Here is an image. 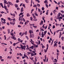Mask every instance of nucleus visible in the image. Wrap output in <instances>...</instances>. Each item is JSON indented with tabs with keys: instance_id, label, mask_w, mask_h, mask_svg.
Instances as JSON below:
<instances>
[{
	"instance_id": "nucleus-1",
	"label": "nucleus",
	"mask_w": 64,
	"mask_h": 64,
	"mask_svg": "<svg viewBox=\"0 0 64 64\" xmlns=\"http://www.w3.org/2000/svg\"><path fill=\"white\" fill-rule=\"evenodd\" d=\"M20 47L18 46H17V48H21L22 49H24V50H25V48H26V46L24 45V46H23L21 44Z\"/></svg>"
},
{
	"instance_id": "nucleus-2",
	"label": "nucleus",
	"mask_w": 64,
	"mask_h": 64,
	"mask_svg": "<svg viewBox=\"0 0 64 64\" xmlns=\"http://www.w3.org/2000/svg\"><path fill=\"white\" fill-rule=\"evenodd\" d=\"M16 21V20L15 18H14L13 19V21L12 22H10V24L11 25H14L15 24V22Z\"/></svg>"
},
{
	"instance_id": "nucleus-3",
	"label": "nucleus",
	"mask_w": 64,
	"mask_h": 64,
	"mask_svg": "<svg viewBox=\"0 0 64 64\" xmlns=\"http://www.w3.org/2000/svg\"><path fill=\"white\" fill-rule=\"evenodd\" d=\"M48 44H47V48L46 50L44 49V50L45 52H46V53L47 52V50H48Z\"/></svg>"
},
{
	"instance_id": "nucleus-4",
	"label": "nucleus",
	"mask_w": 64,
	"mask_h": 64,
	"mask_svg": "<svg viewBox=\"0 0 64 64\" xmlns=\"http://www.w3.org/2000/svg\"><path fill=\"white\" fill-rule=\"evenodd\" d=\"M34 37V35L33 34H32V35H31V34H30V38H31L32 37Z\"/></svg>"
},
{
	"instance_id": "nucleus-5",
	"label": "nucleus",
	"mask_w": 64,
	"mask_h": 64,
	"mask_svg": "<svg viewBox=\"0 0 64 64\" xmlns=\"http://www.w3.org/2000/svg\"><path fill=\"white\" fill-rule=\"evenodd\" d=\"M11 38L12 39H14V40H15L16 39V38L15 37V36H11Z\"/></svg>"
},
{
	"instance_id": "nucleus-6",
	"label": "nucleus",
	"mask_w": 64,
	"mask_h": 64,
	"mask_svg": "<svg viewBox=\"0 0 64 64\" xmlns=\"http://www.w3.org/2000/svg\"><path fill=\"white\" fill-rule=\"evenodd\" d=\"M8 3H9V4L10 5H11V6H13V4L12 2H8Z\"/></svg>"
},
{
	"instance_id": "nucleus-7",
	"label": "nucleus",
	"mask_w": 64,
	"mask_h": 64,
	"mask_svg": "<svg viewBox=\"0 0 64 64\" xmlns=\"http://www.w3.org/2000/svg\"><path fill=\"white\" fill-rule=\"evenodd\" d=\"M33 30H30L29 31V33H30V34H31V33H33Z\"/></svg>"
},
{
	"instance_id": "nucleus-8",
	"label": "nucleus",
	"mask_w": 64,
	"mask_h": 64,
	"mask_svg": "<svg viewBox=\"0 0 64 64\" xmlns=\"http://www.w3.org/2000/svg\"><path fill=\"white\" fill-rule=\"evenodd\" d=\"M44 2L45 3V4H47V3H48L47 0H46L44 1Z\"/></svg>"
},
{
	"instance_id": "nucleus-9",
	"label": "nucleus",
	"mask_w": 64,
	"mask_h": 64,
	"mask_svg": "<svg viewBox=\"0 0 64 64\" xmlns=\"http://www.w3.org/2000/svg\"><path fill=\"white\" fill-rule=\"evenodd\" d=\"M43 23V20H42L41 21V22L40 23V25H41Z\"/></svg>"
},
{
	"instance_id": "nucleus-10",
	"label": "nucleus",
	"mask_w": 64,
	"mask_h": 64,
	"mask_svg": "<svg viewBox=\"0 0 64 64\" xmlns=\"http://www.w3.org/2000/svg\"><path fill=\"white\" fill-rule=\"evenodd\" d=\"M32 16L33 18H34V19L36 18V17L35 16V15H34V14H32Z\"/></svg>"
},
{
	"instance_id": "nucleus-11",
	"label": "nucleus",
	"mask_w": 64,
	"mask_h": 64,
	"mask_svg": "<svg viewBox=\"0 0 64 64\" xmlns=\"http://www.w3.org/2000/svg\"><path fill=\"white\" fill-rule=\"evenodd\" d=\"M14 6H15V7H16V8H17V7H18V4H15Z\"/></svg>"
},
{
	"instance_id": "nucleus-12",
	"label": "nucleus",
	"mask_w": 64,
	"mask_h": 64,
	"mask_svg": "<svg viewBox=\"0 0 64 64\" xmlns=\"http://www.w3.org/2000/svg\"><path fill=\"white\" fill-rule=\"evenodd\" d=\"M55 46H56V47H57V44L56 43H55L54 45V47H55Z\"/></svg>"
},
{
	"instance_id": "nucleus-13",
	"label": "nucleus",
	"mask_w": 64,
	"mask_h": 64,
	"mask_svg": "<svg viewBox=\"0 0 64 64\" xmlns=\"http://www.w3.org/2000/svg\"><path fill=\"white\" fill-rule=\"evenodd\" d=\"M1 19L2 20H3V21L5 22L6 21V20H5V19H4V18H1Z\"/></svg>"
},
{
	"instance_id": "nucleus-14",
	"label": "nucleus",
	"mask_w": 64,
	"mask_h": 64,
	"mask_svg": "<svg viewBox=\"0 0 64 64\" xmlns=\"http://www.w3.org/2000/svg\"><path fill=\"white\" fill-rule=\"evenodd\" d=\"M52 12L54 14H56V10H54L52 11Z\"/></svg>"
},
{
	"instance_id": "nucleus-15",
	"label": "nucleus",
	"mask_w": 64,
	"mask_h": 64,
	"mask_svg": "<svg viewBox=\"0 0 64 64\" xmlns=\"http://www.w3.org/2000/svg\"><path fill=\"white\" fill-rule=\"evenodd\" d=\"M21 12H22L24 11V10H23V8H22L21 9Z\"/></svg>"
},
{
	"instance_id": "nucleus-16",
	"label": "nucleus",
	"mask_w": 64,
	"mask_h": 64,
	"mask_svg": "<svg viewBox=\"0 0 64 64\" xmlns=\"http://www.w3.org/2000/svg\"><path fill=\"white\" fill-rule=\"evenodd\" d=\"M62 18H63L61 16H60L59 17H58V20H59V19H62Z\"/></svg>"
},
{
	"instance_id": "nucleus-17",
	"label": "nucleus",
	"mask_w": 64,
	"mask_h": 64,
	"mask_svg": "<svg viewBox=\"0 0 64 64\" xmlns=\"http://www.w3.org/2000/svg\"><path fill=\"white\" fill-rule=\"evenodd\" d=\"M8 34H10V29H8Z\"/></svg>"
},
{
	"instance_id": "nucleus-18",
	"label": "nucleus",
	"mask_w": 64,
	"mask_h": 64,
	"mask_svg": "<svg viewBox=\"0 0 64 64\" xmlns=\"http://www.w3.org/2000/svg\"><path fill=\"white\" fill-rule=\"evenodd\" d=\"M0 5L1 6L2 8H4V6H3V4H2V3H0Z\"/></svg>"
},
{
	"instance_id": "nucleus-19",
	"label": "nucleus",
	"mask_w": 64,
	"mask_h": 64,
	"mask_svg": "<svg viewBox=\"0 0 64 64\" xmlns=\"http://www.w3.org/2000/svg\"><path fill=\"white\" fill-rule=\"evenodd\" d=\"M10 34L12 36H13L14 35V33L10 32Z\"/></svg>"
},
{
	"instance_id": "nucleus-20",
	"label": "nucleus",
	"mask_w": 64,
	"mask_h": 64,
	"mask_svg": "<svg viewBox=\"0 0 64 64\" xmlns=\"http://www.w3.org/2000/svg\"><path fill=\"white\" fill-rule=\"evenodd\" d=\"M27 55H29V54H31V53L30 52H27Z\"/></svg>"
},
{
	"instance_id": "nucleus-21",
	"label": "nucleus",
	"mask_w": 64,
	"mask_h": 64,
	"mask_svg": "<svg viewBox=\"0 0 64 64\" xmlns=\"http://www.w3.org/2000/svg\"><path fill=\"white\" fill-rule=\"evenodd\" d=\"M46 33H47V30L45 31L44 32V36L46 34Z\"/></svg>"
},
{
	"instance_id": "nucleus-22",
	"label": "nucleus",
	"mask_w": 64,
	"mask_h": 64,
	"mask_svg": "<svg viewBox=\"0 0 64 64\" xmlns=\"http://www.w3.org/2000/svg\"><path fill=\"white\" fill-rule=\"evenodd\" d=\"M64 38L63 37V36H62L61 38V39H62V41H64Z\"/></svg>"
},
{
	"instance_id": "nucleus-23",
	"label": "nucleus",
	"mask_w": 64,
	"mask_h": 64,
	"mask_svg": "<svg viewBox=\"0 0 64 64\" xmlns=\"http://www.w3.org/2000/svg\"><path fill=\"white\" fill-rule=\"evenodd\" d=\"M34 14L36 16H38V15L36 13V12L34 13Z\"/></svg>"
},
{
	"instance_id": "nucleus-24",
	"label": "nucleus",
	"mask_w": 64,
	"mask_h": 64,
	"mask_svg": "<svg viewBox=\"0 0 64 64\" xmlns=\"http://www.w3.org/2000/svg\"><path fill=\"white\" fill-rule=\"evenodd\" d=\"M8 20H10V21H11V18H10L8 17Z\"/></svg>"
},
{
	"instance_id": "nucleus-25",
	"label": "nucleus",
	"mask_w": 64,
	"mask_h": 64,
	"mask_svg": "<svg viewBox=\"0 0 64 64\" xmlns=\"http://www.w3.org/2000/svg\"><path fill=\"white\" fill-rule=\"evenodd\" d=\"M31 57H32V56H34V54L33 53L31 54Z\"/></svg>"
},
{
	"instance_id": "nucleus-26",
	"label": "nucleus",
	"mask_w": 64,
	"mask_h": 64,
	"mask_svg": "<svg viewBox=\"0 0 64 64\" xmlns=\"http://www.w3.org/2000/svg\"><path fill=\"white\" fill-rule=\"evenodd\" d=\"M35 62H37V57H36L35 58Z\"/></svg>"
},
{
	"instance_id": "nucleus-27",
	"label": "nucleus",
	"mask_w": 64,
	"mask_h": 64,
	"mask_svg": "<svg viewBox=\"0 0 64 64\" xmlns=\"http://www.w3.org/2000/svg\"><path fill=\"white\" fill-rule=\"evenodd\" d=\"M26 16L27 17H28V16H30V15L29 14V13H27V14H26Z\"/></svg>"
},
{
	"instance_id": "nucleus-28",
	"label": "nucleus",
	"mask_w": 64,
	"mask_h": 64,
	"mask_svg": "<svg viewBox=\"0 0 64 64\" xmlns=\"http://www.w3.org/2000/svg\"><path fill=\"white\" fill-rule=\"evenodd\" d=\"M25 2L26 3H28V2H29V0H26Z\"/></svg>"
},
{
	"instance_id": "nucleus-29",
	"label": "nucleus",
	"mask_w": 64,
	"mask_h": 64,
	"mask_svg": "<svg viewBox=\"0 0 64 64\" xmlns=\"http://www.w3.org/2000/svg\"><path fill=\"white\" fill-rule=\"evenodd\" d=\"M8 59H11V57L10 56H8L7 58Z\"/></svg>"
},
{
	"instance_id": "nucleus-30",
	"label": "nucleus",
	"mask_w": 64,
	"mask_h": 64,
	"mask_svg": "<svg viewBox=\"0 0 64 64\" xmlns=\"http://www.w3.org/2000/svg\"><path fill=\"white\" fill-rule=\"evenodd\" d=\"M24 34H25V32H24L22 34L21 36V37H22V36H23V35H24Z\"/></svg>"
},
{
	"instance_id": "nucleus-31",
	"label": "nucleus",
	"mask_w": 64,
	"mask_h": 64,
	"mask_svg": "<svg viewBox=\"0 0 64 64\" xmlns=\"http://www.w3.org/2000/svg\"><path fill=\"white\" fill-rule=\"evenodd\" d=\"M30 26H34V25H35V24H30Z\"/></svg>"
},
{
	"instance_id": "nucleus-32",
	"label": "nucleus",
	"mask_w": 64,
	"mask_h": 64,
	"mask_svg": "<svg viewBox=\"0 0 64 64\" xmlns=\"http://www.w3.org/2000/svg\"><path fill=\"white\" fill-rule=\"evenodd\" d=\"M22 14H23V13L22 12V13H20V14H19V16H20L22 15Z\"/></svg>"
},
{
	"instance_id": "nucleus-33",
	"label": "nucleus",
	"mask_w": 64,
	"mask_h": 64,
	"mask_svg": "<svg viewBox=\"0 0 64 64\" xmlns=\"http://www.w3.org/2000/svg\"><path fill=\"white\" fill-rule=\"evenodd\" d=\"M42 35V38H43L44 37V34H41Z\"/></svg>"
},
{
	"instance_id": "nucleus-34",
	"label": "nucleus",
	"mask_w": 64,
	"mask_h": 64,
	"mask_svg": "<svg viewBox=\"0 0 64 64\" xmlns=\"http://www.w3.org/2000/svg\"><path fill=\"white\" fill-rule=\"evenodd\" d=\"M27 31H26L25 32V34H25V35H27Z\"/></svg>"
},
{
	"instance_id": "nucleus-35",
	"label": "nucleus",
	"mask_w": 64,
	"mask_h": 64,
	"mask_svg": "<svg viewBox=\"0 0 64 64\" xmlns=\"http://www.w3.org/2000/svg\"><path fill=\"white\" fill-rule=\"evenodd\" d=\"M6 2H7V1H6V0H4V4H5V3H6Z\"/></svg>"
},
{
	"instance_id": "nucleus-36",
	"label": "nucleus",
	"mask_w": 64,
	"mask_h": 64,
	"mask_svg": "<svg viewBox=\"0 0 64 64\" xmlns=\"http://www.w3.org/2000/svg\"><path fill=\"white\" fill-rule=\"evenodd\" d=\"M33 6L34 7H37V5L36 4L34 5Z\"/></svg>"
},
{
	"instance_id": "nucleus-37",
	"label": "nucleus",
	"mask_w": 64,
	"mask_h": 64,
	"mask_svg": "<svg viewBox=\"0 0 64 64\" xmlns=\"http://www.w3.org/2000/svg\"><path fill=\"white\" fill-rule=\"evenodd\" d=\"M44 31V30H43V29L42 28L40 30V31Z\"/></svg>"
},
{
	"instance_id": "nucleus-38",
	"label": "nucleus",
	"mask_w": 64,
	"mask_h": 64,
	"mask_svg": "<svg viewBox=\"0 0 64 64\" xmlns=\"http://www.w3.org/2000/svg\"><path fill=\"white\" fill-rule=\"evenodd\" d=\"M37 6L38 7H40V5L39 4H37Z\"/></svg>"
},
{
	"instance_id": "nucleus-39",
	"label": "nucleus",
	"mask_w": 64,
	"mask_h": 64,
	"mask_svg": "<svg viewBox=\"0 0 64 64\" xmlns=\"http://www.w3.org/2000/svg\"><path fill=\"white\" fill-rule=\"evenodd\" d=\"M44 7H42V10L43 11V10H44Z\"/></svg>"
},
{
	"instance_id": "nucleus-40",
	"label": "nucleus",
	"mask_w": 64,
	"mask_h": 64,
	"mask_svg": "<svg viewBox=\"0 0 64 64\" xmlns=\"http://www.w3.org/2000/svg\"><path fill=\"white\" fill-rule=\"evenodd\" d=\"M26 38L27 39V40H29V38H28V37L27 36H26Z\"/></svg>"
},
{
	"instance_id": "nucleus-41",
	"label": "nucleus",
	"mask_w": 64,
	"mask_h": 64,
	"mask_svg": "<svg viewBox=\"0 0 64 64\" xmlns=\"http://www.w3.org/2000/svg\"><path fill=\"white\" fill-rule=\"evenodd\" d=\"M4 37L5 38L4 40H6V36L4 35Z\"/></svg>"
},
{
	"instance_id": "nucleus-42",
	"label": "nucleus",
	"mask_w": 64,
	"mask_h": 64,
	"mask_svg": "<svg viewBox=\"0 0 64 64\" xmlns=\"http://www.w3.org/2000/svg\"><path fill=\"white\" fill-rule=\"evenodd\" d=\"M22 20L23 21H24V22H25L26 21V20H25L24 19V18H23V19H22Z\"/></svg>"
},
{
	"instance_id": "nucleus-43",
	"label": "nucleus",
	"mask_w": 64,
	"mask_h": 64,
	"mask_svg": "<svg viewBox=\"0 0 64 64\" xmlns=\"http://www.w3.org/2000/svg\"><path fill=\"white\" fill-rule=\"evenodd\" d=\"M30 58L31 59V60H32L33 59V57Z\"/></svg>"
},
{
	"instance_id": "nucleus-44",
	"label": "nucleus",
	"mask_w": 64,
	"mask_h": 64,
	"mask_svg": "<svg viewBox=\"0 0 64 64\" xmlns=\"http://www.w3.org/2000/svg\"><path fill=\"white\" fill-rule=\"evenodd\" d=\"M4 13H5V12H4L3 11L0 12V13H1V14H3Z\"/></svg>"
},
{
	"instance_id": "nucleus-45",
	"label": "nucleus",
	"mask_w": 64,
	"mask_h": 64,
	"mask_svg": "<svg viewBox=\"0 0 64 64\" xmlns=\"http://www.w3.org/2000/svg\"><path fill=\"white\" fill-rule=\"evenodd\" d=\"M20 24H23V22H20Z\"/></svg>"
},
{
	"instance_id": "nucleus-46",
	"label": "nucleus",
	"mask_w": 64,
	"mask_h": 64,
	"mask_svg": "<svg viewBox=\"0 0 64 64\" xmlns=\"http://www.w3.org/2000/svg\"><path fill=\"white\" fill-rule=\"evenodd\" d=\"M21 16H20L19 17V21H20V19H21Z\"/></svg>"
},
{
	"instance_id": "nucleus-47",
	"label": "nucleus",
	"mask_w": 64,
	"mask_h": 64,
	"mask_svg": "<svg viewBox=\"0 0 64 64\" xmlns=\"http://www.w3.org/2000/svg\"><path fill=\"white\" fill-rule=\"evenodd\" d=\"M24 57L25 58H26V56H26V55L25 54H24Z\"/></svg>"
},
{
	"instance_id": "nucleus-48",
	"label": "nucleus",
	"mask_w": 64,
	"mask_h": 64,
	"mask_svg": "<svg viewBox=\"0 0 64 64\" xmlns=\"http://www.w3.org/2000/svg\"><path fill=\"white\" fill-rule=\"evenodd\" d=\"M18 41H20L21 40V39H20V38H18Z\"/></svg>"
},
{
	"instance_id": "nucleus-49",
	"label": "nucleus",
	"mask_w": 64,
	"mask_h": 64,
	"mask_svg": "<svg viewBox=\"0 0 64 64\" xmlns=\"http://www.w3.org/2000/svg\"><path fill=\"white\" fill-rule=\"evenodd\" d=\"M12 16H13L14 17L15 16V14L14 13L13 14H12Z\"/></svg>"
},
{
	"instance_id": "nucleus-50",
	"label": "nucleus",
	"mask_w": 64,
	"mask_h": 64,
	"mask_svg": "<svg viewBox=\"0 0 64 64\" xmlns=\"http://www.w3.org/2000/svg\"><path fill=\"white\" fill-rule=\"evenodd\" d=\"M16 2V3H18V2H19V0H17Z\"/></svg>"
},
{
	"instance_id": "nucleus-51",
	"label": "nucleus",
	"mask_w": 64,
	"mask_h": 64,
	"mask_svg": "<svg viewBox=\"0 0 64 64\" xmlns=\"http://www.w3.org/2000/svg\"><path fill=\"white\" fill-rule=\"evenodd\" d=\"M1 61H2H2H4V60L3 59H1Z\"/></svg>"
},
{
	"instance_id": "nucleus-52",
	"label": "nucleus",
	"mask_w": 64,
	"mask_h": 64,
	"mask_svg": "<svg viewBox=\"0 0 64 64\" xmlns=\"http://www.w3.org/2000/svg\"><path fill=\"white\" fill-rule=\"evenodd\" d=\"M38 10L39 12H40V11H41V10H40V9L39 8H38Z\"/></svg>"
},
{
	"instance_id": "nucleus-53",
	"label": "nucleus",
	"mask_w": 64,
	"mask_h": 64,
	"mask_svg": "<svg viewBox=\"0 0 64 64\" xmlns=\"http://www.w3.org/2000/svg\"><path fill=\"white\" fill-rule=\"evenodd\" d=\"M60 12L62 13H64V11H63V10H61Z\"/></svg>"
},
{
	"instance_id": "nucleus-54",
	"label": "nucleus",
	"mask_w": 64,
	"mask_h": 64,
	"mask_svg": "<svg viewBox=\"0 0 64 64\" xmlns=\"http://www.w3.org/2000/svg\"><path fill=\"white\" fill-rule=\"evenodd\" d=\"M15 45H16V43H14L13 44V46H15Z\"/></svg>"
},
{
	"instance_id": "nucleus-55",
	"label": "nucleus",
	"mask_w": 64,
	"mask_h": 64,
	"mask_svg": "<svg viewBox=\"0 0 64 64\" xmlns=\"http://www.w3.org/2000/svg\"><path fill=\"white\" fill-rule=\"evenodd\" d=\"M7 24L8 25V26H9L10 25V24H9V23L8 22L7 23Z\"/></svg>"
},
{
	"instance_id": "nucleus-56",
	"label": "nucleus",
	"mask_w": 64,
	"mask_h": 64,
	"mask_svg": "<svg viewBox=\"0 0 64 64\" xmlns=\"http://www.w3.org/2000/svg\"><path fill=\"white\" fill-rule=\"evenodd\" d=\"M55 28V26L54 25V26H53V27H52V28H53V29H54V28Z\"/></svg>"
},
{
	"instance_id": "nucleus-57",
	"label": "nucleus",
	"mask_w": 64,
	"mask_h": 64,
	"mask_svg": "<svg viewBox=\"0 0 64 64\" xmlns=\"http://www.w3.org/2000/svg\"><path fill=\"white\" fill-rule=\"evenodd\" d=\"M46 7L47 8H48V5L46 4Z\"/></svg>"
},
{
	"instance_id": "nucleus-58",
	"label": "nucleus",
	"mask_w": 64,
	"mask_h": 64,
	"mask_svg": "<svg viewBox=\"0 0 64 64\" xmlns=\"http://www.w3.org/2000/svg\"><path fill=\"white\" fill-rule=\"evenodd\" d=\"M22 42H23V40H20V42H21V43H22Z\"/></svg>"
},
{
	"instance_id": "nucleus-59",
	"label": "nucleus",
	"mask_w": 64,
	"mask_h": 64,
	"mask_svg": "<svg viewBox=\"0 0 64 64\" xmlns=\"http://www.w3.org/2000/svg\"><path fill=\"white\" fill-rule=\"evenodd\" d=\"M2 29H5V26H2Z\"/></svg>"
},
{
	"instance_id": "nucleus-60",
	"label": "nucleus",
	"mask_w": 64,
	"mask_h": 64,
	"mask_svg": "<svg viewBox=\"0 0 64 64\" xmlns=\"http://www.w3.org/2000/svg\"><path fill=\"white\" fill-rule=\"evenodd\" d=\"M2 56H0V60H1V59H2Z\"/></svg>"
},
{
	"instance_id": "nucleus-61",
	"label": "nucleus",
	"mask_w": 64,
	"mask_h": 64,
	"mask_svg": "<svg viewBox=\"0 0 64 64\" xmlns=\"http://www.w3.org/2000/svg\"><path fill=\"white\" fill-rule=\"evenodd\" d=\"M2 23H3V24H5V23H6V22L4 21L2 22Z\"/></svg>"
},
{
	"instance_id": "nucleus-62",
	"label": "nucleus",
	"mask_w": 64,
	"mask_h": 64,
	"mask_svg": "<svg viewBox=\"0 0 64 64\" xmlns=\"http://www.w3.org/2000/svg\"><path fill=\"white\" fill-rule=\"evenodd\" d=\"M59 31L58 30H56V33H58V32H59Z\"/></svg>"
},
{
	"instance_id": "nucleus-63",
	"label": "nucleus",
	"mask_w": 64,
	"mask_h": 64,
	"mask_svg": "<svg viewBox=\"0 0 64 64\" xmlns=\"http://www.w3.org/2000/svg\"><path fill=\"white\" fill-rule=\"evenodd\" d=\"M34 20L35 21H37V19H34Z\"/></svg>"
},
{
	"instance_id": "nucleus-64",
	"label": "nucleus",
	"mask_w": 64,
	"mask_h": 64,
	"mask_svg": "<svg viewBox=\"0 0 64 64\" xmlns=\"http://www.w3.org/2000/svg\"><path fill=\"white\" fill-rule=\"evenodd\" d=\"M58 15L59 16H60V13H58Z\"/></svg>"
}]
</instances>
